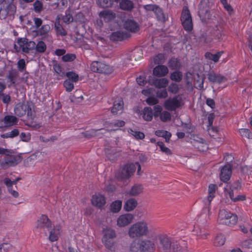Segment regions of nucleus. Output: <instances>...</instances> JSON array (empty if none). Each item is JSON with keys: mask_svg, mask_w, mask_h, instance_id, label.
I'll use <instances>...</instances> for the list:
<instances>
[{"mask_svg": "<svg viewBox=\"0 0 252 252\" xmlns=\"http://www.w3.org/2000/svg\"><path fill=\"white\" fill-rule=\"evenodd\" d=\"M213 34L219 40H223L225 36V32L220 25H217L214 28Z\"/></svg>", "mask_w": 252, "mask_h": 252, "instance_id": "28", "label": "nucleus"}, {"mask_svg": "<svg viewBox=\"0 0 252 252\" xmlns=\"http://www.w3.org/2000/svg\"><path fill=\"white\" fill-rule=\"evenodd\" d=\"M105 151L107 158L111 161H115L119 156V154L115 152V149L106 148Z\"/></svg>", "mask_w": 252, "mask_h": 252, "instance_id": "35", "label": "nucleus"}, {"mask_svg": "<svg viewBox=\"0 0 252 252\" xmlns=\"http://www.w3.org/2000/svg\"><path fill=\"white\" fill-rule=\"evenodd\" d=\"M11 245L8 243H3L0 246V252H7L11 248Z\"/></svg>", "mask_w": 252, "mask_h": 252, "instance_id": "64", "label": "nucleus"}, {"mask_svg": "<svg viewBox=\"0 0 252 252\" xmlns=\"http://www.w3.org/2000/svg\"><path fill=\"white\" fill-rule=\"evenodd\" d=\"M239 131L242 137L248 139H252V133L249 129L247 128H241L239 129Z\"/></svg>", "mask_w": 252, "mask_h": 252, "instance_id": "50", "label": "nucleus"}, {"mask_svg": "<svg viewBox=\"0 0 252 252\" xmlns=\"http://www.w3.org/2000/svg\"><path fill=\"white\" fill-rule=\"evenodd\" d=\"M35 49L38 53H44L46 49V45L43 41H40L36 45L35 44Z\"/></svg>", "mask_w": 252, "mask_h": 252, "instance_id": "49", "label": "nucleus"}, {"mask_svg": "<svg viewBox=\"0 0 252 252\" xmlns=\"http://www.w3.org/2000/svg\"><path fill=\"white\" fill-rule=\"evenodd\" d=\"M91 69L94 72L104 74H109L112 71L111 68L108 65L97 61L92 63Z\"/></svg>", "mask_w": 252, "mask_h": 252, "instance_id": "8", "label": "nucleus"}, {"mask_svg": "<svg viewBox=\"0 0 252 252\" xmlns=\"http://www.w3.org/2000/svg\"><path fill=\"white\" fill-rule=\"evenodd\" d=\"M142 252H146L151 251L154 247V244L148 240H144L139 241Z\"/></svg>", "mask_w": 252, "mask_h": 252, "instance_id": "27", "label": "nucleus"}, {"mask_svg": "<svg viewBox=\"0 0 252 252\" xmlns=\"http://www.w3.org/2000/svg\"><path fill=\"white\" fill-rule=\"evenodd\" d=\"M98 5L103 8L111 7L113 4V0H96Z\"/></svg>", "mask_w": 252, "mask_h": 252, "instance_id": "47", "label": "nucleus"}, {"mask_svg": "<svg viewBox=\"0 0 252 252\" xmlns=\"http://www.w3.org/2000/svg\"><path fill=\"white\" fill-rule=\"evenodd\" d=\"M18 73L15 69H11L8 71V75L6 76V78L10 80L11 84H15V79L18 76Z\"/></svg>", "mask_w": 252, "mask_h": 252, "instance_id": "45", "label": "nucleus"}, {"mask_svg": "<svg viewBox=\"0 0 252 252\" xmlns=\"http://www.w3.org/2000/svg\"><path fill=\"white\" fill-rule=\"evenodd\" d=\"M130 252H142L139 242L132 243L130 248Z\"/></svg>", "mask_w": 252, "mask_h": 252, "instance_id": "60", "label": "nucleus"}, {"mask_svg": "<svg viewBox=\"0 0 252 252\" xmlns=\"http://www.w3.org/2000/svg\"><path fill=\"white\" fill-rule=\"evenodd\" d=\"M133 219L131 214H126L120 216L117 219V224L120 227H124L130 223Z\"/></svg>", "mask_w": 252, "mask_h": 252, "instance_id": "17", "label": "nucleus"}, {"mask_svg": "<svg viewBox=\"0 0 252 252\" xmlns=\"http://www.w3.org/2000/svg\"><path fill=\"white\" fill-rule=\"evenodd\" d=\"M66 76L68 77V80H70L71 81L76 82L78 80V74L74 72H68L66 73Z\"/></svg>", "mask_w": 252, "mask_h": 252, "instance_id": "53", "label": "nucleus"}, {"mask_svg": "<svg viewBox=\"0 0 252 252\" xmlns=\"http://www.w3.org/2000/svg\"><path fill=\"white\" fill-rule=\"evenodd\" d=\"M155 134L158 136L164 137L166 142H169L171 136V134L170 132L165 130H157L155 132Z\"/></svg>", "mask_w": 252, "mask_h": 252, "instance_id": "40", "label": "nucleus"}, {"mask_svg": "<svg viewBox=\"0 0 252 252\" xmlns=\"http://www.w3.org/2000/svg\"><path fill=\"white\" fill-rule=\"evenodd\" d=\"M183 77V75L181 72L179 71H175L170 74V78L172 80L175 81L177 82H180Z\"/></svg>", "mask_w": 252, "mask_h": 252, "instance_id": "46", "label": "nucleus"}, {"mask_svg": "<svg viewBox=\"0 0 252 252\" xmlns=\"http://www.w3.org/2000/svg\"><path fill=\"white\" fill-rule=\"evenodd\" d=\"M168 72V68L163 65H158L156 66L153 70L154 75L158 77L164 76Z\"/></svg>", "mask_w": 252, "mask_h": 252, "instance_id": "25", "label": "nucleus"}, {"mask_svg": "<svg viewBox=\"0 0 252 252\" xmlns=\"http://www.w3.org/2000/svg\"><path fill=\"white\" fill-rule=\"evenodd\" d=\"M130 34L122 31L113 32L110 36V39L113 41H121L129 37Z\"/></svg>", "mask_w": 252, "mask_h": 252, "instance_id": "19", "label": "nucleus"}, {"mask_svg": "<svg viewBox=\"0 0 252 252\" xmlns=\"http://www.w3.org/2000/svg\"><path fill=\"white\" fill-rule=\"evenodd\" d=\"M50 26L47 24L43 25L37 31V35L42 36V40L51 41L52 40V36L50 34Z\"/></svg>", "mask_w": 252, "mask_h": 252, "instance_id": "15", "label": "nucleus"}, {"mask_svg": "<svg viewBox=\"0 0 252 252\" xmlns=\"http://www.w3.org/2000/svg\"><path fill=\"white\" fill-rule=\"evenodd\" d=\"M129 133L134 136L136 139H142L145 137V135L143 132L140 131H134L130 129Z\"/></svg>", "mask_w": 252, "mask_h": 252, "instance_id": "55", "label": "nucleus"}, {"mask_svg": "<svg viewBox=\"0 0 252 252\" xmlns=\"http://www.w3.org/2000/svg\"><path fill=\"white\" fill-rule=\"evenodd\" d=\"M168 65L172 69H177L180 66V63L177 59L172 58L169 61Z\"/></svg>", "mask_w": 252, "mask_h": 252, "instance_id": "48", "label": "nucleus"}, {"mask_svg": "<svg viewBox=\"0 0 252 252\" xmlns=\"http://www.w3.org/2000/svg\"><path fill=\"white\" fill-rule=\"evenodd\" d=\"M144 8L146 11H153L158 20L160 22H164L167 19V17L164 14L162 9L157 5L147 4L144 5Z\"/></svg>", "mask_w": 252, "mask_h": 252, "instance_id": "9", "label": "nucleus"}, {"mask_svg": "<svg viewBox=\"0 0 252 252\" xmlns=\"http://www.w3.org/2000/svg\"><path fill=\"white\" fill-rule=\"evenodd\" d=\"M153 115V112L151 107H146L144 108L142 117L145 120L147 121H151Z\"/></svg>", "mask_w": 252, "mask_h": 252, "instance_id": "36", "label": "nucleus"}, {"mask_svg": "<svg viewBox=\"0 0 252 252\" xmlns=\"http://www.w3.org/2000/svg\"><path fill=\"white\" fill-rule=\"evenodd\" d=\"M75 58V55L73 54H67L62 58V60L65 62L73 61Z\"/></svg>", "mask_w": 252, "mask_h": 252, "instance_id": "56", "label": "nucleus"}, {"mask_svg": "<svg viewBox=\"0 0 252 252\" xmlns=\"http://www.w3.org/2000/svg\"><path fill=\"white\" fill-rule=\"evenodd\" d=\"M231 175V167L229 164L225 165L220 170V179L225 182L227 181Z\"/></svg>", "mask_w": 252, "mask_h": 252, "instance_id": "20", "label": "nucleus"}, {"mask_svg": "<svg viewBox=\"0 0 252 252\" xmlns=\"http://www.w3.org/2000/svg\"><path fill=\"white\" fill-rule=\"evenodd\" d=\"M92 203L94 206L101 208L105 204L106 201L104 196L98 194L93 196Z\"/></svg>", "mask_w": 252, "mask_h": 252, "instance_id": "23", "label": "nucleus"}, {"mask_svg": "<svg viewBox=\"0 0 252 252\" xmlns=\"http://www.w3.org/2000/svg\"><path fill=\"white\" fill-rule=\"evenodd\" d=\"M22 161V158L18 155H8V153L1 162V165L4 168L14 166Z\"/></svg>", "mask_w": 252, "mask_h": 252, "instance_id": "7", "label": "nucleus"}, {"mask_svg": "<svg viewBox=\"0 0 252 252\" xmlns=\"http://www.w3.org/2000/svg\"><path fill=\"white\" fill-rule=\"evenodd\" d=\"M197 78H194V87L198 90H201L203 89V83L205 78L200 77V76L197 75Z\"/></svg>", "mask_w": 252, "mask_h": 252, "instance_id": "39", "label": "nucleus"}, {"mask_svg": "<svg viewBox=\"0 0 252 252\" xmlns=\"http://www.w3.org/2000/svg\"><path fill=\"white\" fill-rule=\"evenodd\" d=\"M216 189V186L215 184H211L209 186L208 193L209 195L207 197V201L206 203V207L203 209L204 213H207L208 215H210V205L211 201L214 197V193H215Z\"/></svg>", "mask_w": 252, "mask_h": 252, "instance_id": "18", "label": "nucleus"}, {"mask_svg": "<svg viewBox=\"0 0 252 252\" xmlns=\"http://www.w3.org/2000/svg\"><path fill=\"white\" fill-rule=\"evenodd\" d=\"M125 124V122L123 121H117L112 122L110 124V127H119L123 126Z\"/></svg>", "mask_w": 252, "mask_h": 252, "instance_id": "63", "label": "nucleus"}, {"mask_svg": "<svg viewBox=\"0 0 252 252\" xmlns=\"http://www.w3.org/2000/svg\"><path fill=\"white\" fill-rule=\"evenodd\" d=\"M138 203L137 200L133 198L128 199L124 205V209L126 211H131L137 206Z\"/></svg>", "mask_w": 252, "mask_h": 252, "instance_id": "31", "label": "nucleus"}, {"mask_svg": "<svg viewBox=\"0 0 252 252\" xmlns=\"http://www.w3.org/2000/svg\"><path fill=\"white\" fill-rule=\"evenodd\" d=\"M105 247L112 252H115L116 250V244L113 239L104 240L102 241Z\"/></svg>", "mask_w": 252, "mask_h": 252, "instance_id": "38", "label": "nucleus"}, {"mask_svg": "<svg viewBox=\"0 0 252 252\" xmlns=\"http://www.w3.org/2000/svg\"><path fill=\"white\" fill-rule=\"evenodd\" d=\"M136 168L135 165L133 163L126 164L122 167L121 171L116 173L115 176L120 180L128 179L134 173Z\"/></svg>", "mask_w": 252, "mask_h": 252, "instance_id": "3", "label": "nucleus"}, {"mask_svg": "<svg viewBox=\"0 0 252 252\" xmlns=\"http://www.w3.org/2000/svg\"><path fill=\"white\" fill-rule=\"evenodd\" d=\"M124 28L131 32H136L139 30L138 24L133 20H127L124 24Z\"/></svg>", "mask_w": 252, "mask_h": 252, "instance_id": "22", "label": "nucleus"}, {"mask_svg": "<svg viewBox=\"0 0 252 252\" xmlns=\"http://www.w3.org/2000/svg\"><path fill=\"white\" fill-rule=\"evenodd\" d=\"M143 191V186L140 184H136L132 186L128 192V194L129 195V196H136L142 193Z\"/></svg>", "mask_w": 252, "mask_h": 252, "instance_id": "26", "label": "nucleus"}, {"mask_svg": "<svg viewBox=\"0 0 252 252\" xmlns=\"http://www.w3.org/2000/svg\"><path fill=\"white\" fill-rule=\"evenodd\" d=\"M34 10L37 13H40L43 9L42 3L39 0H36L33 3Z\"/></svg>", "mask_w": 252, "mask_h": 252, "instance_id": "54", "label": "nucleus"}, {"mask_svg": "<svg viewBox=\"0 0 252 252\" xmlns=\"http://www.w3.org/2000/svg\"><path fill=\"white\" fill-rule=\"evenodd\" d=\"M164 60V56L163 54H158L154 59V63L156 64L163 63Z\"/></svg>", "mask_w": 252, "mask_h": 252, "instance_id": "62", "label": "nucleus"}, {"mask_svg": "<svg viewBox=\"0 0 252 252\" xmlns=\"http://www.w3.org/2000/svg\"><path fill=\"white\" fill-rule=\"evenodd\" d=\"M3 121L7 127H9L17 125L18 120L14 116L6 115L4 117Z\"/></svg>", "mask_w": 252, "mask_h": 252, "instance_id": "34", "label": "nucleus"}, {"mask_svg": "<svg viewBox=\"0 0 252 252\" xmlns=\"http://www.w3.org/2000/svg\"><path fill=\"white\" fill-rule=\"evenodd\" d=\"M116 237L115 231L111 228H107L104 230V236L102 241L113 239Z\"/></svg>", "mask_w": 252, "mask_h": 252, "instance_id": "37", "label": "nucleus"}, {"mask_svg": "<svg viewBox=\"0 0 252 252\" xmlns=\"http://www.w3.org/2000/svg\"><path fill=\"white\" fill-rule=\"evenodd\" d=\"M16 7L15 5L12 3H9L6 7L7 13L9 15L14 14L16 12Z\"/></svg>", "mask_w": 252, "mask_h": 252, "instance_id": "57", "label": "nucleus"}, {"mask_svg": "<svg viewBox=\"0 0 252 252\" xmlns=\"http://www.w3.org/2000/svg\"><path fill=\"white\" fill-rule=\"evenodd\" d=\"M19 134V131L18 129L15 128L12 131L8 132L6 133L0 135V137L2 138H13Z\"/></svg>", "mask_w": 252, "mask_h": 252, "instance_id": "41", "label": "nucleus"}, {"mask_svg": "<svg viewBox=\"0 0 252 252\" xmlns=\"http://www.w3.org/2000/svg\"><path fill=\"white\" fill-rule=\"evenodd\" d=\"M122 201L116 200L114 201L110 206L111 211L114 213L118 212L122 207Z\"/></svg>", "mask_w": 252, "mask_h": 252, "instance_id": "43", "label": "nucleus"}, {"mask_svg": "<svg viewBox=\"0 0 252 252\" xmlns=\"http://www.w3.org/2000/svg\"><path fill=\"white\" fill-rule=\"evenodd\" d=\"M208 79L210 82L213 83L218 84H220L227 80V79L225 76L220 74L216 73L213 71H210L208 73Z\"/></svg>", "mask_w": 252, "mask_h": 252, "instance_id": "16", "label": "nucleus"}, {"mask_svg": "<svg viewBox=\"0 0 252 252\" xmlns=\"http://www.w3.org/2000/svg\"><path fill=\"white\" fill-rule=\"evenodd\" d=\"M225 238L223 235H218L215 240V244L217 246H220L224 244Z\"/></svg>", "mask_w": 252, "mask_h": 252, "instance_id": "51", "label": "nucleus"}, {"mask_svg": "<svg viewBox=\"0 0 252 252\" xmlns=\"http://www.w3.org/2000/svg\"><path fill=\"white\" fill-rule=\"evenodd\" d=\"M160 244L165 249H168L171 247V242L169 239L165 236H160L159 237Z\"/></svg>", "mask_w": 252, "mask_h": 252, "instance_id": "44", "label": "nucleus"}, {"mask_svg": "<svg viewBox=\"0 0 252 252\" xmlns=\"http://www.w3.org/2000/svg\"><path fill=\"white\" fill-rule=\"evenodd\" d=\"M14 112L15 114L19 117L23 116L27 113V117L29 120H32L33 118V113L32 108L29 105L24 103L17 104L14 108Z\"/></svg>", "mask_w": 252, "mask_h": 252, "instance_id": "4", "label": "nucleus"}, {"mask_svg": "<svg viewBox=\"0 0 252 252\" xmlns=\"http://www.w3.org/2000/svg\"><path fill=\"white\" fill-rule=\"evenodd\" d=\"M237 220L238 218L236 214L225 210L220 211L218 219V221L220 224L231 226L235 225Z\"/></svg>", "mask_w": 252, "mask_h": 252, "instance_id": "2", "label": "nucleus"}, {"mask_svg": "<svg viewBox=\"0 0 252 252\" xmlns=\"http://www.w3.org/2000/svg\"><path fill=\"white\" fill-rule=\"evenodd\" d=\"M157 145L159 147L160 150L163 152L168 155H171L172 154V152L171 150L166 146H165L164 144L162 142H158Z\"/></svg>", "mask_w": 252, "mask_h": 252, "instance_id": "52", "label": "nucleus"}, {"mask_svg": "<svg viewBox=\"0 0 252 252\" xmlns=\"http://www.w3.org/2000/svg\"><path fill=\"white\" fill-rule=\"evenodd\" d=\"M166 109L170 111L175 110L181 105V98L179 97H175L170 98L165 102Z\"/></svg>", "mask_w": 252, "mask_h": 252, "instance_id": "14", "label": "nucleus"}, {"mask_svg": "<svg viewBox=\"0 0 252 252\" xmlns=\"http://www.w3.org/2000/svg\"><path fill=\"white\" fill-rule=\"evenodd\" d=\"M160 119L162 122H166L171 119V115L169 112L164 111L161 113Z\"/></svg>", "mask_w": 252, "mask_h": 252, "instance_id": "59", "label": "nucleus"}, {"mask_svg": "<svg viewBox=\"0 0 252 252\" xmlns=\"http://www.w3.org/2000/svg\"><path fill=\"white\" fill-rule=\"evenodd\" d=\"M198 15L204 22H206L211 17L209 8L205 0L201 1L199 5Z\"/></svg>", "mask_w": 252, "mask_h": 252, "instance_id": "11", "label": "nucleus"}, {"mask_svg": "<svg viewBox=\"0 0 252 252\" xmlns=\"http://www.w3.org/2000/svg\"><path fill=\"white\" fill-rule=\"evenodd\" d=\"M190 142L194 147L201 152H203L206 148L204 140L195 135H191Z\"/></svg>", "mask_w": 252, "mask_h": 252, "instance_id": "13", "label": "nucleus"}, {"mask_svg": "<svg viewBox=\"0 0 252 252\" xmlns=\"http://www.w3.org/2000/svg\"><path fill=\"white\" fill-rule=\"evenodd\" d=\"M121 9L129 11L134 7L133 3L130 0H122L119 3Z\"/></svg>", "mask_w": 252, "mask_h": 252, "instance_id": "32", "label": "nucleus"}, {"mask_svg": "<svg viewBox=\"0 0 252 252\" xmlns=\"http://www.w3.org/2000/svg\"><path fill=\"white\" fill-rule=\"evenodd\" d=\"M61 227L60 225L54 226L53 228H50V234L49 239L51 242L57 241L61 233Z\"/></svg>", "mask_w": 252, "mask_h": 252, "instance_id": "24", "label": "nucleus"}, {"mask_svg": "<svg viewBox=\"0 0 252 252\" xmlns=\"http://www.w3.org/2000/svg\"><path fill=\"white\" fill-rule=\"evenodd\" d=\"M99 16L101 18L103 19L105 22H109L115 18L116 14L111 10H106L100 12Z\"/></svg>", "mask_w": 252, "mask_h": 252, "instance_id": "29", "label": "nucleus"}, {"mask_svg": "<svg viewBox=\"0 0 252 252\" xmlns=\"http://www.w3.org/2000/svg\"><path fill=\"white\" fill-rule=\"evenodd\" d=\"M149 233L148 224L144 221L133 224L129 228L128 235L132 239L139 238L147 236Z\"/></svg>", "mask_w": 252, "mask_h": 252, "instance_id": "1", "label": "nucleus"}, {"mask_svg": "<svg viewBox=\"0 0 252 252\" xmlns=\"http://www.w3.org/2000/svg\"><path fill=\"white\" fill-rule=\"evenodd\" d=\"M20 180H21V178L18 177L12 181L8 178H5L2 180L3 183L7 187L8 192L15 198H17L19 196L16 184Z\"/></svg>", "mask_w": 252, "mask_h": 252, "instance_id": "6", "label": "nucleus"}, {"mask_svg": "<svg viewBox=\"0 0 252 252\" xmlns=\"http://www.w3.org/2000/svg\"><path fill=\"white\" fill-rule=\"evenodd\" d=\"M181 21L184 29L188 32L191 31L193 24L191 14L187 7H184L181 14Z\"/></svg>", "mask_w": 252, "mask_h": 252, "instance_id": "5", "label": "nucleus"}, {"mask_svg": "<svg viewBox=\"0 0 252 252\" xmlns=\"http://www.w3.org/2000/svg\"><path fill=\"white\" fill-rule=\"evenodd\" d=\"M150 84L154 85L156 88H164L168 84V81L165 78L161 79H156L153 81H149Z\"/></svg>", "mask_w": 252, "mask_h": 252, "instance_id": "30", "label": "nucleus"}, {"mask_svg": "<svg viewBox=\"0 0 252 252\" xmlns=\"http://www.w3.org/2000/svg\"><path fill=\"white\" fill-rule=\"evenodd\" d=\"M17 43L21 47L22 51L24 53H29L35 47V43L32 41H29L26 38H18Z\"/></svg>", "mask_w": 252, "mask_h": 252, "instance_id": "10", "label": "nucleus"}, {"mask_svg": "<svg viewBox=\"0 0 252 252\" xmlns=\"http://www.w3.org/2000/svg\"><path fill=\"white\" fill-rule=\"evenodd\" d=\"M242 247L248 249H252V239H248L243 241L241 243Z\"/></svg>", "mask_w": 252, "mask_h": 252, "instance_id": "61", "label": "nucleus"}, {"mask_svg": "<svg viewBox=\"0 0 252 252\" xmlns=\"http://www.w3.org/2000/svg\"><path fill=\"white\" fill-rule=\"evenodd\" d=\"M63 85L66 91L69 92L71 91L74 88V85L70 80H66L64 82Z\"/></svg>", "mask_w": 252, "mask_h": 252, "instance_id": "58", "label": "nucleus"}, {"mask_svg": "<svg viewBox=\"0 0 252 252\" xmlns=\"http://www.w3.org/2000/svg\"><path fill=\"white\" fill-rule=\"evenodd\" d=\"M107 131V129H105L104 128H101L98 129H91L90 131H86L84 133V136L86 137L90 138L92 137L97 136L99 133L105 134Z\"/></svg>", "mask_w": 252, "mask_h": 252, "instance_id": "33", "label": "nucleus"}, {"mask_svg": "<svg viewBox=\"0 0 252 252\" xmlns=\"http://www.w3.org/2000/svg\"><path fill=\"white\" fill-rule=\"evenodd\" d=\"M52 222L46 215H42L37 221L36 227L43 230L49 231L51 228Z\"/></svg>", "mask_w": 252, "mask_h": 252, "instance_id": "12", "label": "nucleus"}, {"mask_svg": "<svg viewBox=\"0 0 252 252\" xmlns=\"http://www.w3.org/2000/svg\"><path fill=\"white\" fill-rule=\"evenodd\" d=\"M124 102L122 98L115 100L111 108V113L114 115L121 114L123 110Z\"/></svg>", "mask_w": 252, "mask_h": 252, "instance_id": "21", "label": "nucleus"}, {"mask_svg": "<svg viewBox=\"0 0 252 252\" xmlns=\"http://www.w3.org/2000/svg\"><path fill=\"white\" fill-rule=\"evenodd\" d=\"M55 29L57 34L62 36H64L67 34V32L60 25L59 22H56L55 23Z\"/></svg>", "mask_w": 252, "mask_h": 252, "instance_id": "42", "label": "nucleus"}]
</instances>
